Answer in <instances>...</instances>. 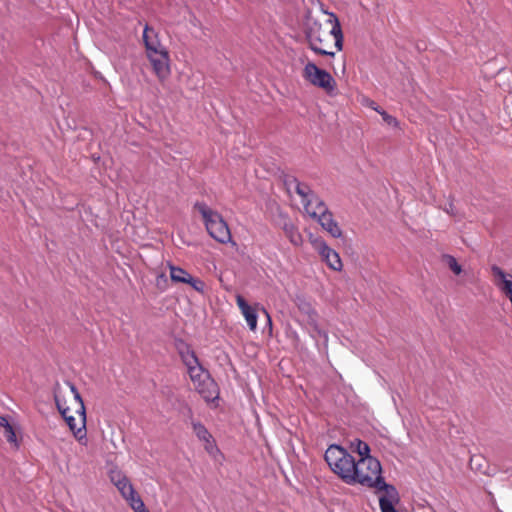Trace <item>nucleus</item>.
<instances>
[{"label": "nucleus", "instance_id": "nucleus-9", "mask_svg": "<svg viewBox=\"0 0 512 512\" xmlns=\"http://www.w3.org/2000/svg\"><path fill=\"white\" fill-rule=\"evenodd\" d=\"M146 57L158 81L160 83H164L168 80L171 75V59L169 51L166 49L155 54L150 53L146 55Z\"/></svg>", "mask_w": 512, "mask_h": 512}, {"label": "nucleus", "instance_id": "nucleus-16", "mask_svg": "<svg viewBox=\"0 0 512 512\" xmlns=\"http://www.w3.org/2000/svg\"><path fill=\"white\" fill-rule=\"evenodd\" d=\"M236 304L245 318L247 325L249 326L251 331H255L257 329V313L256 308L250 306L247 301L241 295H236Z\"/></svg>", "mask_w": 512, "mask_h": 512}, {"label": "nucleus", "instance_id": "nucleus-11", "mask_svg": "<svg viewBox=\"0 0 512 512\" xmlns=\"http://www.w3.org/2000/svg\"><path fill=\"white\" fill-rule=\"evenodd\" d=\"M379 494V507L381 512H398L395 506L400 502V495L391 484H386L381 487Z\"/></svg>", "mask_w": 512, "mask_h": 512}, {"label": "nucleus", "instance_id": "nucleus-12", "mask_svg": "<svg viewBox=\"0 0 512 512\" xmlns=\"http://www.w3.org/2000/svg\"><path fill=\"white\" fill-rule=\"evenodd\" d=\"M192 429L196 437L199 441L203 442L205 451L214 456L219 452L216 442L211 435V433L207 430V428L199 421L192 420L191 421Z\"/></svg>", "mask_w": 512, "mask_h": 512}, {"label": "nucleus", "instance_id": "nucleus-5", "mask_svg": "<svg viewBox=\"0 0 512 512\" xmlns=\"http://www.w3.org/2000/svg\"><path fill=\"white\" fill-rule=\"evenodd\" d=\"M325 461L330 469L346 484L352 485L355 458L339 445H330L325 452Z\"/></svg>", "mask_w": 512, "mask_h": 512}, {"label": "nucleus", "instance_id": "nucleus-8", "mask_svg": "<svg viewBox=\"0 0 512 512\" xmlns=\"http://www.w3.org/2000/svg\"><path fill=\"white\" fill-rule=\"evenodd\" d=\"M309 242L330 269L334 271L342 270L343 264L339 254L329 247L321 236L310 234Z\"/></svg>", "mask_w": 512, "mask_h": 512}, {"label": "nucleus", "instance_id": "nucleus-14", "mask_svg": "<svg viewBox=\"0 0 512 512\" xmlns=\"http://www.w3.org/2000/svg\"><path fill=\"white\" fill-rule=\"evenodd\" d=\"M323 207H320V210ZM321 227L333 238H340L343 235L342 229L334 220L333 214L329 209L322 210L321 215L315 219Z\"/></svg>", "mask_w": 512, "mask_h": 512}, {"label": "nucleus", "instance_id": "nucleus-20", "mask_svg": "<svg viewBox=\"0 0 512 512\" xmlns=\"http://www.w3.org/2000/svg\"><path fill=\"white\" fill-rule=\"evenodd\" d=\"M308 325L311 327L312 331L317 335L323 337L325 340L328 339V334L326 331L322 330L318 324V314L315 310H311L308 314Z\"/></svg>", "mask_w": 512, "mask_h": 512}, {"label": "nucleus", "instance_id": "nucleus-29", "mask_svg": "<svg viewBox=\"0 0 512 512\" xmlns=\"http://www.w3.org/2000/svg\"><path fill=\"white\" fill-rule=\"evenodd\" d=\"M130 482V480L128 479V477H125L123 480H121L119 483H116L115 486L117 487L118 491L124 487L126 484H128Z\"/></svg>", "mask_w": 512, "mask_h": 512}, {"label": "nucleus", "instance_id": "nucleus-21", "mask_svg": "<svg viewBox=\"0 0 512 512\" xmlns=\"http://www.w3.org/2000/svg\"><path fill=\"white\" fill-rule=\"evenodd\" d=\"M119 492L129 505L133 504L137 499H141L131 482L122 487Z\"/></svg>", "mask_w": 512, "mask_h": 512}, {"label": "nucleus", "instance_id": "nucleus-32", "mask_svg": "<svg viewBox=\"0 0 512 512\" xmlns=\"http://www.w3.org/2000/svg\"><path fill=\"white\" fill-rule=\"evenodd\" d=\"M376 103L374 101H370L369 107L373 109V107H376Z\"/></svg>", "mask_w": 512, "mask_h": 512}, {"label": "nucleus", "instance_id": "nucleus-22", "mask_svg": "<svg viewBox=\"0 0 512 512\" xmlns=\"http://www.w3.org/2000/svg\"><path fill=\"white\" fill-rule=\"evenodd\" d=\"M4 429V436L10 443L16 442V434L13 427L10 425L8 419L4 416H0V429Z\"/></svg>", "mask_w": 512, "mask_h": 512}, {"label": "nucleus", "instance_id": "nucleus-3", "mask_svg": "<svg viewBox=\"0 0 512 512\" xmlns=\"http://www.w3.org/2000/svg\"><path fill=\"white\" fill-rule=\"evenodd\" d=\"M355 484L374 489L375 492H380L381 487L387 484L382 476L381 463L377 458L365 457L356 461L352 477V485Z\"/></svg>", "mask_w": 512, "mask_h": 512}, {"label": "nucleus", "instance_id": "nucleus-15", "mask_svg": "<svg viewBox=\"0 0 512 512\" xmlns=\"http://www.w3.org/2000/svg\"><path fill=\"white\" fill-rule=\"evenodd\" d=\"M202 382L194 387L206 402H213L219 398V388L211 376H205Z\"/></svg>", "mask_w": 512, "mask_h": 512}, {"label": "nucleus", "instance_id": "nucleus-23", "mask_svg": "<svg viewBox=\"0 0 512 512\" xmlns=\"http://www.w3.org/2000/svg\"><path fill=\"white\" fill-rule=\"evenodd\" d=\"M188 374H189V377H190L194 387L199 382H202V380H204L203 378H205V376L210 375L209 372L207 370H205L203 367H194V368L192 367L191 371H189Z\"/></svg>", "mask_w": 512, "mask_h": 512}, {"label": "nucleus", "instance_id": "nucleus-1", "mask_svg": "<svg viewBox=\"0 0 512 512\" xmlns=\"http://www.w3.org/2000/svg\"><path fill=\"white\" fill-rule=\"evenodd\" d=\"M305 36L309 48L317 55L334 57L343 49V33L337 16L324 12L322 17L309 18Z\"/></svg>", "mask_w": 512, "mask_h": 512}, {"label": "nucleus", "instance_id": "nucleus-2", "mask_svg": "<svg viewBox=\"0 0 512 512\" xmlns=\"http://www.w3.org/2000/svg\"><path fill=\"white\" fill-rule=\"evenodd\" d=\"M67 385L68 391L56 390L54 396L56 406L77 441L82 445H86L85 406L76 386L70 382Z\"/></svg>", "mask_w": 512, "mask_h": 512}, {"label": "nucleus", "instance_id": "nucleus-6", "mask_svg": "<svg viewBox=\"0 0 512 512\" xmlns=\"http://www.w3.org/2000/svg\"><path fill=\"white\" fill-rule=\"evenodd\" d=\"M304 64L302 77L312 86L323 90L328 96H336L338 93L337 82L333 76L324 69L318 67L314 62L303 58L300 59Z\"/></svg>", "mask_w": 512, "mask_h": 512}, {"label": "nucleus", "instance_id": "nucleus-7", "mask_svg": "<svg viewBox=\"0 0 512 512\" xmlns=\"http://www.w3.org/2000/svg\"><path fill=\"white\" fill-rule=\"evenodd\" d=\"M295 191L301 198V203L305 212L313 219L321 215L322 209L327 210V206L311 189L308 185L296 182Z\"/></svg>", "mask_w": 512, "mask_h": 512}, {"label": "nucleus", "instance_id": "nucleus-31", "mask_svg": "<svg viewBox=\"0 0 512 512\" xmlns=\"http://www.w3.org/2000/svg\"><path fill=\"white\" fill-rule=\"evenodd\" d=\"M373 110H375L379 114H380L381 111H383L379 106L373 107Z\"/></svg>", "mask_w": 512, "mask_h": 512}, {"label": "nucleus", "instance_id": "nucleus-30", "mask_svg": "<svg viewBox=\"0 0 512 512\" xmlns=\"http://www.w3.org/2000/svg\"><path fill=\"white\" fill-rule=\"evenodd\" d=\"M262 310H263V312L265 313V315L267 317V321H268L269 326H272V320H271V317H270L269 313L264 308Z\"/></svg>", "mask_w": 512, "mask_h": 512}, {"label": "nucleus", "instance_id": "nucleus-19", "mask_svg": "<svg viewBox=\"0 0 512 512\" xmlns=\"http://www.w3.org/2000/svg\"><path fill=\"white\" fill-rule=\"evenodd\" d=\"M181 358L183 363L187 367L188 372L191 371L192 367H202L198 357L196 356L193 350L187 349V351L181 352Z\"/></svg>", "mask_w": 512, "mask_h": 512}, {"label": "nucleus", "instance_id": "nucleus-28", "mask_svg": "<svg viewBox=\"0 0 512 512\" xmlns=\"http://www.w3.org/2000/svg\"><path fill=\"white\" fill-rule=\"evenodd\" d=\"M130 507L134 510V512H149L146 509L142 499H137L133 504L130 505Z\"/></svg>", "mask_w": 512, "mask_h": 512}, {"label": "nucleus", "instance_id": "nucleus-4", "mask_svg": "<svg viewBox=\"0 0 512 512\" xmlns=\"http://www.w3.org/2000/svg\"><path fill=\"white\" fill-rule=\"evenodd\" d=\"M194 208L202 216V220L207 230V233L215 241L221 244L230 243L233 247L237 246L236 242L232 238V234L227 222L224 220V218L219 212L211 209L204 202L195 203Z\"/></svg>", "mask_w": 512, "mask_h": 512}, {"label": "nucleus", "instance_id": "nucleus-13", "mask_svg": "<svg viewBox=\"0 0 512 512\" xmlns=\"http://www.w3.org/2000/svg\"><path fill=\"white\" fill-rule=\"evenodd\" d=\"M142 38H143V43L145 46L146 55H148L150 53L155 54L159 51L167 49L161 43V41L159 39V35L155 31V29L150 27L149 25H145Z\"/></svg>", "mask_w": 512, "mask_h": 512}, {"label": "nucleus", "instance_id": "nucleus-10", "mask_svg": "<svg viewBox=\"0 0 512 512\" xmlns=\"http://www.w3.org/2000/svg\"><path fill=\"white\" fill-rule=\"evenodd\" d=\"M170 271V278L175 283H183L190 285L195 291L199 293H204L205 283L199 279L194 278L189 272L185 269L175 266L173 264H168Z\"/></svg>", "mask_w": 512, "mask_h": 512}, {"label": "nucleus", "instance_id": "nucleus-18", "mask_svg": "<svg viewBox=\"0 0 512 512\" xmlns=\"http://www.w3.org/2000/svg\"><path fill=\"white\" fill-rule=\"evenodd\" d=\"M181 358L183 363L187 367L188 372L191 371L192 367H202L198 357L196 356L193 350L187 349V351L181 352Z\"/></svg>", "mask_w": 512, "mask_h": 512}, {"label": "nucleus", "instance_id": "nucleus-24", "mask_svg": "<svg viewBox=\"0 0 512 512\" xmlns=\"http://www.w3.org/2000/svg\"><path fill=\"white\" fill-rule=\"evenodd\" d=\"M352 447L358 453L359 458L372 457L370 455V447L366 442L356 439L352 442Z\"/></svg>", "mask_w": 512, "mask_h": 512}, {"label": "nucleus", "instance_id": "nucleus-27", "mask_svg": "<svg viewBox=\"0 0 512 512\" xmlns=\"http://www.w3.org/2000/svg\"><path fill=\"white\" fill-rule=\"evenodd\" d=\"M380 115L385 123L393 127H398L399 122L394 116L388 114L386 111H381Z\"/></svg>", "mask_w": 512, "mask_h": 512}, {"label": "nucleus", "instance_id": "nucleus-17", "mask_svg": "<svg viewBox=\"0 0 512 512\" xmlns=\"http://www.w3.org/2000/svg\"><path fill=\"white\" fill-rule=\"evenodd\" d=\"M282 229L291 244L297 247L303 244V237L301 233L291 221L284 222Z\"/></svg>", "mask_w": 512, "mask_h": 512}, {"label": "nucleus", "instance_id": "nucleus-26", "mask_svg": "<svg viewBox=\"0 0 512 512\" xmlns=\"http://www.w3.org/2000/svg\"><path fill=\"white\" fill-rule=\"evenodd\" d=\"M125 477H127L121 470L118 469H112L109 472V478L111 482L115 485L116 483H119L121 480H123Z\"/></svg>", "mask_w": 512, "mask_h": 512}, {"label": "nucleus", "instance_id": "nucleus-25", "mask_svg": "<svg viewBox=\"0 0 512 512\" xmlns=\"http://www.w3.org/2000/svg\"><path fill=\"white\" fill-rule=\"evenodd\" d=\"M443 262L449 267V269L455 274L459 275L462 272L461 265L457 262L456 258L452 255L445 254L442 256Z\"/></svg>", "mask_w": 512, "mask_h": 512}]
</instances>
